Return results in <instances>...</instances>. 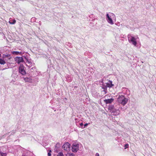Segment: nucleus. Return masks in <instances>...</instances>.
<instances>
[{
    "instance_id": "f257e3e1",
    "label": "nucleus",
    "mask_w": 156,
    "mask_h": 156,
    "mask_svg": "<svg viewBox=\"0 0 156 156\" xmlns=\"http://www.w3.org/2000/svg\"><path fill=\"white\" fill-rule=\"evenodd\" d=\"M120 105H118L114 106L112 105H111L108 107L109 109L111 110L113 115H117L120 113V111L119 110Z\"/></svg>"
},
{
    "instance_id": "f03ea898",
    "label": "nucleus",
    "mask_w": 156,
    "mask_h": 156,
    "mask_svg": "<svg viewBox=\"0 0 156 156\" xmlns=\"http://www.w3.org/2000/svg\"><path fill=\"white\" fill-rule=\"evenodd\" d=\"M117 101L119 103L124 106L127 103L128 99L124 96L121 95L118 97Z\"/></svg>"
},
{
    "instance_id": "7ed1b4c3",
    "label": "nucleus",
    "mask_w": 156,
    "mask_h": 156,
    "mask_svg": "<svg viewBox=\"0 0 156 156\" xmlns=\"http://www.w3.org/2000/svg\"><path fill=\"white\" fill-rule=\"evenodd\" d=\"M128 38L129 42L131 43L135 46H136L137 44L136 40L137 38L132 36L131 34H128Z\"/></svg>"
},
{
    "instance_id": "20e7f679",
    "label": "nucleus",
    "mask_w": 156,
    "mask_h": 156,
    "mask_svg": "<svg viewBox=\"0 0 156 156\" xmlns=\"http://www.w3.org/2000/svg\"><path fill=\"white\" fill-rule=\"evenodd\" d=\"M79 144L77 143H74L72 145V150L74 152H76L79 150Z\"/></svg>"
},
{
    "instance_id": "39448f33",
    "label": "nucleus",
    "mask_w": 156,
    "mask_h": 156,
    "mask_svg": "<svg viewBox=\"0 0 156 156\" xmlns=\"http://www.w3.org/2000/svg\"><path fill=\"white\" fill-rule=\"evenodd\" d=\"M19 72L22 75H24L26 74V72L24 69V67L23 66V65L21 64H20L19 68Z\"/></svg>"
},
{
    "instance_id": "423d86ee",
    "label": "nucleus",
    "mask_w": 156,
    "mask_h": 156,
    "mask_svg": "<svg viewBox=\"0 0 156 156\" xmlns=\"http://www.w3.org/2000/svg\"><path fill=\"white\" fill-rule=\"evenodd\" d=\"M70 144L68 142L65 143L62 146V148L65 150L69 151L70 149Z\"/></svg>"
},
{
    "instance_id": "0eeeda50",
    "label": "nucleus",
    "mask_w": 156,
    "mask_h": 156,
    "mask_svg": "<svg viewBox=\"0 0 156 156\" xmlns=\"http://www.w3.org/2000/svg\"><path fill=\"white\" fill-rule=\"evenodd\" d=\"M106 19L108 23H109L112 25L114 24L113 21L111 18V16H109L108 13H107L106 15Z\"/></svg>"
},
{
    "instance_id": "6e6552de",
    "label": "nucleus",
    "mask_w": 156,
    "mask_h": 156,
    "mask_svg": "<svg viewBox=\"0 0 156 156\" xmlns=\"http://www.w3.org/2000/svg\"><path fill=\"white\" fill-rule=\"evenodd\" d=\"M15 61L18 64L23 62V58L22 57L17 56L15 58Z\"/></svg>"
},
{
    "instance_id": "1a4fd4ad",
    "label": "nucleus",
    "mask_w": 156,
    "mask_h": 156,
    "mask_svg": "<svg viewBox=\"0 0 156 156\" xmlns=\"http://www.w3.org/2000/svg\"><path fill=\"white\" fill-rule=\"evenodd\" d=\"M114 99L112 98L109 99H105L104 100V102L106 104H110L112 103Z\"/></svg>"
},
{
    "instance_id": "9d476101",
    "label": "nucleus",
    "mask_w": 156,
    "mask_h": 156,
    "mask_svg": "<svg viewBox=\"0 0 156 156\" xmlns=\"http://www.w3.org/2000/svg\"><path fill=\"white\" fill-rule=\"evenodd\" d=\"M25 58L26 59V62L27 63V64H26V65L29 67H31L32 66V63L31 62L30 60L28 59L26 57H25Z\"/></svg>"
},
{
    "instance_id": "9b49d317",
    "label": "nucleus",
    "mask_w": 156,
    "mask_h": 156,
    "mask_svg": "<svg viewBox=\"0 0 156 156\" xmlns=\"http://www.w3.org/2000/svg\"><path fill=\"white\" fill-rule=\"evenodd\" d=\"M24 80L25 82H28L29 83H32V79L30 77H25L24 78Z\"/></svg>"
},
{
    "instance_id": "f8f14e48",
    "label": "nucleus",
    "mask_w": 156,
    "mask_h": 156,
    "mask_svg": "<svg viewBox=\"0 0 156 156\" xmlns=\"http://www.w3.org/2000/svg\"><path fill=\"white\" fill-rule=\"evenodd\" d=\"M106 85L108 87H111L113 86V85L112 83V82L110 81H109L108 83H106Z\"/></svg>"
},
{
    "instance_id": "ddd939ff",
    "label": "nucleus",
    "mask_w": 156,
    "mask_h": 156,
    "mask_svg": "<svg viewBox=\"0 0 156 156\" xmlns=\"http://www.w3.org/2000/svg\"><path fill=\"white\" fill-rule=\"evenodd\" d=\"M107 87L106 85H103L102 87V88L104 89V90L102 91V92H104L105 94H106V90H107Z\"/></svg>"
},
{
    "instance_id": "4468645a",
    "label": "nucleus",
    "mask_w": 156,
    "mask_h": 156,
    "mask_svg": "<svg viewBox=\"0 0 156 156\" xmlns=\"http://www.w3.org/2000/svg\"><path fill=\"white\" fill-rule=\"evenodd\" d=\"M9 23L11 24H14L16 22V21L15 20H10L9 22Z\"/></svg>"
},
{
    "instance_id": "2eb2a0df",
    "label": "nucleus",
    "mask_w": 156,
    "mask_h": 156,
    "mask_svg": "<svg viewBox=\"0 0 156 156\" xmlns=\"http://www.w3.org/2000/svg\"><path fill=\"white\" fill-rule=\"evenodd\" d=\"M6 62L4 60L0 58V64L2 65H4L5 64Z\"/></svg>"
},
{
    "instance_id": "dca6fc26",
    "label": "nucleus",
    "mask_w": 156,
    "mask_h": 156,
    "mask_svg": "<svg viewBox=\"0 0 156 156\" xmlns=\"http://www.w3.org/2000/svg\"><path fill=\"white\" fill-rule=\"evenodd\" d=\"M12 53L14 55H18L19 54H21V52L19 51H13L12 52Z\"/></svg>"
},
{
    "instance_id": "f3484780",
    "label": "nucleus",
    "mask_w": 156,
    "mask_h": 156,
    "mask_svg": "<svg viewBox=\"0 0 156 156\" xmlns=\"http://www.w3.org/2000/svg\"><path fill=\"white\" fill-rule=\"evenodd\" d=\"M6 153H0V156H6Z\"/></svg>"
},
{
    "instance_id": "a211bd4d",
    "label": "nucleus",
    "mask_w": 156,
    "mask_h": 156,
    "mask_svg": "<svg viewBox=\"0 0 156 156\" xmlns=\"http://www.w3.org/2000/svg\"><path fill=\"white\" fill-rule=\"evenodd\" d=\"M57 156H64V155L62 152H60L58 154Z\"/></svg>"
},
{
    "instance_id": "6ab92c4d",
    "label": "nucleus",
    "mask_w": 156,
    "mask_h": 156,
    "mask_svg": "<svg viewBox=\"0 0 156 156\" xmlns=\"http://www.w3.org/2000/svg\"><path fill=\"white\" fill-rule=\"evenodd\" d=\"M69 156H75L74 154L73 153H69Z\"/></svg>"
},
{
    "instance_id": "aec40b11",
    "label": "nucleus",
    "mask_w": 156,
    "mask_h": 156,
    "mask_svg": "<svg viewBox=\"0 0 156 156\" xmlns=\"http://www.w3.org/2000/svg\"><path fill=\"white\" fill-rule=\"evenodd\" d=\"M51 152V151L50 150V152L48 153V156H51V154L50 153Z\"/></svg>"
},
{
    "instance_id": "412c9836",
    "label": "nucleus",
    "mask_w": 156,
    "mask_h": 156,
    "mask_svg": "<svg viewBox=\"0 0 156 156\" xmlns=\"http://www.w3.org/2000/svg\"><path fill=\"white\" fill-rule=\"evenodd\" d=\"M128 144H126L125 145V148H127L128 147Z\"/></svg>"
},
{
    "instance_id": "4be33fe9",
    "label": "nucleus",
    "mask_w": 156,
    "mask_h": 156,
    "mask_svg": "<svg viewBox=\"0 0 156 156\" xmlns=\"http://www.w3.org/2000/svg\"><path fill=\"white\" fill-rule=\"evenodd\" d=\"M88 124L87 123H86L84 124V128H85V127H86L88 125Z\"/></svg>"
},
{
    "instance_id": "5701e85b",
    "label": "nucleus",
    "mask_w": 156,
    "mask_h": 156,
    "mask_svg": "<svg viewBox=\"0 0 156 156\" xmlns=\"http://www.w3.org/2000/svg\"><path fill=\"white\" fill-rule=\"evenodd\" d=\"M95 156H99V154L98 153H96L95 154Z\"/></svg>"
},
{
    "instance_id": "b1692460",
    "label": "nucleus",
    "mask_w": 156,
    "mask_h": 156,
    "mask_svg": "<svg viewBox=\"0 0 156 156\" xmlns=\"http://www.w3.org/2000/svg\"><path fill=\"white\" fill-rule=\"evenodd\" d=\"M83 123H80V126H83Z\"/></svg>"
},
{
    "instance_id": "393cba45",
    "label": "nucleus",
    "mask_w": 156,
    "mask_h": 156,
    "mask_svg": "<svg viewBox=\"0 0 156 156\" xmlns=\"http://www.w3.org/2000/svg\"><path fill=\"white\" fill-rule=\"evenodd\" d=\"M10 56V55H6V56L7 57H9Z\"/></svg>"
},
{
    "instance_id": "a878e982",
    "label": "nucleus",
    "mask_w": 156,
    "mask_h": 156,
    "mask_svg": "<svg viewBox=\"0 0 156 156\" xmlns=\"http://www.w3.org/2000/svg\"><path fill=\"white\" fill-rule=\"evenodd\" d=\"M112 14L113 15H114V14Z\"/></svg>"
}]
</instances>
